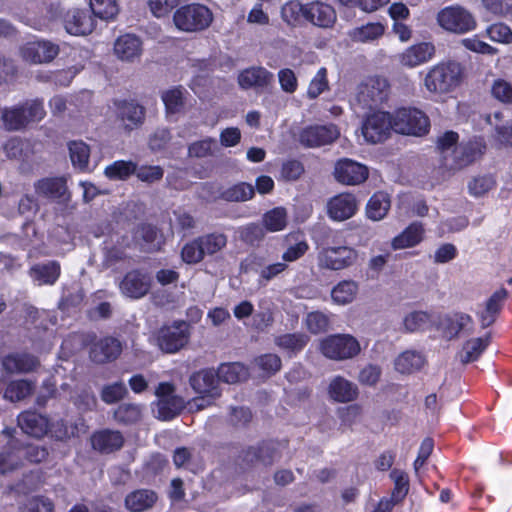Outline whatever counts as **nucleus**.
Masks as SVG:
<instances>
[{
  "mask_svg": "<svg viewBox=\"0 0 512 512\" xmlns=\"http://www.w3.org/2000/svg\"><path fill=\"white\" fill-rule=\"evenodd\" d=\"M248 377V370L239 362L223 363L217 370V378L219 381L235 384Z\"/></svg>",
  "mask_w": 512,
  "mask_h": 512,
  "instance_id": "4c0bfd02",
  "label": "nucleus"
},
{
  "mask_svg": "<svg viewBox=\"0 0 512 512\" xmlns=\"http://www.w3.org/2000/svg\"><path fill=\"white\" fill-rule=\"evenodd\" d=\"M141 39L135 34L127 33L119 36L114 43V53L123 62H135L142 55Z\"/></svg>",
  "mask_w": 512,
  "mask_h": 512,
  "instance_id": "4be33fe9",
  "label": "nucleus"
},
{
  "mask_svg": "<svg viewBox=\"0 0 512 512\" xmlns=\"http://www.w3.org/2000/svg\"><path fill=\"white\" fill-rule=\"evenodd\" d=\"M319 350L328 359L344 361L356 357L361 346L351 334H334L320 340Z\"/></svg>",
  "mask_w": 512,
  "mask_h": 512,
  "instance_id": "f03ea898",
  "label": "nucleus"
},
{
  "mask_svg": "<svg viewBox=\"0 0 512 512\" xmlns=\"http://www.w3.org/2000/svg\"><path fill=\"white\" fill-rule=\"evenodd\" d=\"M34 189L38 196L67 203L71 199L66 179L64 177H45L34 183Z\"/></svg>",
  "mask_w": 512,
  "mask_h": 512,
  "instance_id": "2eb2a0df",
  "label": "nucleus"
},
{
  "mask_svg": "<svg viewBox=\"0 0 512 512\" xmlns=\"http://www.w3.org/2000/svg\"><path fill=\"white\" fill-rule=\"evenodd\" d=\"M358 210L356 197L351 193H341L327 203L328 216L335 221H344L355 215Z\"/></svg>",
  "mask_w": 512,
  "mask_h": 512,
  "instance_id": "6ab92c4d",
  "label": "nucleus"
},
{
  "mask_svg": "<svg viewBox=\"0 0 512 512\" xmlns=\"http://www.w3.org/2000/svg\"><path fill=\"white\" fill-rule=\"evenodd\" d=\"M485 146L481 141H471L467 144L456 146L451 153V161H447L446 165L451 169H461L478 159Z\"/></svg>",
  "mask_w": 512,
  "mask_h": 512,
  "instance_id": "412c9836",
  "label": "nucleus"
},
{
  "mask_svg": "<svg viewBox=\"0 0 512 512\" xmlns=\"http://www.w3.org/2000/svg\"><path fill=\"white\" fill-rule=\"evenodd\" d=\"M126 394L127 388L125 384L123 382H115L103 387L101 399L107 404H113L123 399Z\"/></svg>",
  "mask_w": 512,
  "mask_h": 512,
  "instance_id": "69168bd1",
  "label": "nucleus"
},
{
  "mask_svg": "<svg viewBox=\"0 0 512 512\" xmlns=\"http://www.w3.org/2000/svg\"><path fill=\"white\" fill-rule=\"evenodd\" d=\"M490 343V334L480 338H473L468 340L462 350L459 352L458 357L461 363L467 364L479 358Z\"/></svg>",
  "mask_w": 512,
  "mask_h": 512,
  "instance_id": "e433bc0d",
  "label": "nucleus"
},
{
  "mask_svg": "<svg viewBox=\"0 0 512 512\" xmlns=\"http://www.w3.org/2000/svg\"><path fill=\"white\" fill-rule=\"evenodd\" d=\"M285 241L287 248L282 254L284 263L297 261L308 251L309 246L307 242L298 233L287 235Z\"/></svg>",
  "mask_w": 512,
  "mask_h": 512,
  "instance_id": "58836bf2",
  "label": "nucleus"
},
{
  "mask_svg": "<svg viewBox=\"0 0 512 512\" xmlns=\"http://www.w3.org/2000/svg\"><path fill=\"white\" fill-rule=\"evenodd\" d=\"M216 147V140L208 137L195 141L188 147V155L193 158H204L213 155Z\"/></svg>",
  "mask_w": 512,
  "mask_h": 512,
  "instance_id": "bf43d9fd",
  "label": "nucleus"
},
{
  "mask_svg": "<svg viewBox=\"0 0 512 512\" xmlns=\"http://www.w3.org/2000/svg\"><path fill=\"white\" fill-rule=\"evenodd\" d=\"M204 256L205 254L198 238L186 243L181 251L183 261L188 264L199 263L203 260Z\"/></svg>",
  "mask_w": 512,
  "mask_h": 512,
  "instance_id": "052dcab7",
  "label": "nucleus"
},
{
  "mask_svg": "<svg viewBox=\"0 0 512 512\" xmlns=\"http://www.w3.org/2000/svg\"><path fill=\"white\" fill-rule=\"evenodd\" d=\"M114 418L121 423H135L141 418V407L137 404L124 403L114 412Z\"/></svg>",
  "mask_w": 512,
  "mask_h": 512,
  "instance_id": "6e6d98bb",
  "label": "nucleus"
},
{
  "mask_svg": "<svg viewBox=\"0 0 512 512\" xmlns=\"http://www.w3.org/2000/svg\"><path fill=\"white\" fill-rule=\"evenodd\" d=\"M68 149L74 168H77L81 171L88 169L90 158L89 146L81 140L71 141L68 144Z\"/></svg>",
  "mask_w": 512,
  "mask_h": 512,
  "instance_id": "79ce46f5",
  "label": "nucleus"
},
{
  "mask_svg": "<svg viewBox=\"0 0 512 512\" xmlns=\"http://www.w3.org/2000/svg\"><path fill=\"white\" fill-rule=\"evenodd\" d=\"M211 11L201 4H187L178 8L173 15L176 28L183 32H198L206 29L212 22Z\"/></svg>",
  "mask_w": 512,
  "mask_h": 512,
  "instance_id": "7ed1b4c3",
  "label": "nucleus"
},
{
  "mask_svg": "<svg viewBox=\"0 0 512 512\" xmlns=\"http://www.w3.org/2000/svg\"><path fill=\"white\" fill-rule=\"evenodd\" d=\"M305 324L311 333L319 334L328 330L330 319L327 314L314 311L307 314Z\"/></svg>",
  "mask_w": 512,
  "mask_h": 512,
  "instance_id": "13d9d810",
  "label": "nucleus"
},
{
  "mask_svg": "<svg viewBox=\"0 0 512 512\" xmlns=\"http://www.w3.org/2000/svg\"><path fill=\"white\" fill-rule=\"evenodd\" d=\"M255 194L254 187L246 182L233 185L221 194V197L230 202H244L250 200Z\"/></svg>",
  "mask_w": 512,
  "mask_h": 512,
  "instance_id": "de8ad7c7",
  "label": "nucleus"
},
{
  "mask_svg": "<svg viewBox=\"0 0 512 512\" xmlns=\"http://www.w3.org/2000/svg\"><path fill=\"white\" fill-rule=\"evenodd\" d=\"M430 322V315L423 311H414L405 316L403 325L407 332L423 329Z\"/></svg>",
  "mask_w": 512,
  "mask_h": 512,
  "instance_id": "680f3d73",
  "label": "nucleus"
},
{
  "mask_svg": "<svg viewBox=\"0 0 512 512\" xmlns=\"http://www.w3.org/2000/svg\"><path fill=\"white\" fill-rule=\"evenodd\" d=\"M434 46L430 43H420L407 48L399 55L400 63L408 68L416 67L431 59Z\"/></svg>",
  "mask_w": 512,
  "mask_h": 512,
  "instance_id": "7c9ffc66",
  "label": "nucleus"
},
{
  "mask_svg": "<svg viewBox=\"0 0 512 512\" xmlns=\"http://www.w3.org/2000/svg\"><path fill=\"white\" fill-rule=\"evenodd\" d=\"M507 297V290L505 288H500L486 301L484 308L478 312L481 326L483 328H486L495 322L496 317Z\"/></svg>",
  "mask_w": 512,
  "mask_h": 512,
  "instance_id": "c756f323",
  "label": "nucleus"
},
{
  "mask_svg": "<svg viewBox=\"0 0 512 512\" xmlns=\"http://www.w3.org/2000/svg\"><path fill=\"white\" fill-rule=\"evenodd\" d=\"M34 384L28 380L12 381L4 392V398L12 402L21 401L33 393Z\"/></svg>",
  "mask_w": 512,
  "mask_h": 512,
  "instance_id": "49530a36",
  "label": "nucleus"
},
{
  "mask_svg": "<svg viewBox=\"0 0 512 512\" xmlns=\"http://www.w3.org/2000/svg\"><path fill=\"white\" fill-rule=\"evenodd\" d=\"M358 292V284L353 280L338 283L331 291L332 300L338 305L351 303Z\"/></svg>",
  "mask_w": 512,
  "mask_h": 512,
  "instance_id": "37998d69",
  "label": "nucleus"
},
{
  "mask_svg": "<svg viewBox=\"0 0 512 512\" xmlns=\"http://www.w3.org/2000/svg\"><path fill=\"white\" fill-rule=\"evenodd\" d=\"M281 458V444L278 442H263L257 446L248 447L243 451L242 459L245 463L270 466Z\"/></svg>",
  "mask_w": 512,
  "mask_h": 512,
  "instance_id": "4468645a",
  "label": "nucleus"
},
{
  "mask_svg": "<svg viewBox=\"0 0 512 512\" xmlns=\"http://www.w3.org/2000/svg\"><path fill=\"white\" fill-rule=\"evenodd\" d=\"M152 277L148 272L133 269L127 272L119 283L120 292L130 299H141L148 294Z\"/></svg>",
  "mask_w": 512,
  "mask_h": 512,
  "instance_id": "9b49d317",
  "label": "nucleus"
},
{
  "mask_svg": "<svg viewBox=\"0 0 512 512\" xmlns=\"http://www.w3.org/2000/svg\"><path fill=\"white\" fill-rule=\"evenodd\" d=\"M487 34L492 41L499 43L512 42V30L504 23H495L487 28Z\"/></svg>",
  "mask_w": 512,
  "mask_h": 512,
  "instance_id": "774afa93",
  "label": "nucleus"
},
{
  "mask_svg": "<svg viewBox=\"0 0 512 512\" xmlns=\"http://www.w3.org/2000/svg\"><path fill=\"white\" fill-rule=\"evenodd\" d=\"M389 95V84L385 78L371 77L366 79L357 92V102L363 107L371 109L382 104Z\"/></svg>",
  "mask_w": 512,
  "mask_h": 512,
  "instance_id": "0eeeda50",
  "label": "nucleus"
},
{
  "mask_svg": "<svg viewBox=\"0 0 512 512\" xmlns=\"http://www.w3.org/2000/svg\"><path fill=\"white\" fill-rule=\"evenodd\" d=\"M116 116L126 132L139 128L145 119V109L134 101L116 102Z\"/></svg>",
  "mask_w": 512,
  "mask_h": 512,
  "instance_id": "f3484780",
  "label": "nucleus"
},
{
  "mask_svg": "<svg viewBox=\"0 0 512 512\" xmlns=\"http://www.w3.org/2000/svg\"><path fill=\"white\" fill-rule=\"evenodd\" d=\"M309 337L304 333H287L276 336L274 343L280 349L297 353L308 343Z\"/></svg>",
  "mask_w": 512,
  "mask_h": 512,
  "instance_id": "a19ab883",
  "label": "nucleus"
},
{
  "mask_svg": "<svg viewBox=\"0 0 512 512\" xmlns=\"http://www.w3.org/2000/svg\"><path fill=\"white\" fill-rule=\"evenodd\" d=\"M327 70L326 68H320L316 75L310 81L307 96L310 99L317 98L321 93L328 89Z\"/></svg>",
  "mask_w": 512,
  "mask_h": 512,
  "instance_id": "0e129e2a",
  "label": "nucleus"
},
{
  "mask_svg": "<svg viewBox=\"0 0 512 512\" xmlns=\"http://www.w3.org/2000/svg\"><path fill=\"white\" fill-rule=\"evenodd\" d=\"M25 116L20 105L5 107L1 110L3 127L7 131H20L26 128Z\"/></svg>",
  "mask_w": 512,
  "mask_h": 512,
  "instance_id": "ea45409f",
  "label": "nucleus"
},
{
  "mask_svg": "<svg viewBox=\"0 0 512 512\" xmlns=\"http://www.w3.org/2000/svg\"><path fill=\"white\" fill-rule=\"evenodd\" d=\"M217 372L212 369H204L190 376L189 382L196 393L207 394L211 398L220 396L218 391Z\"/></svg>",
  "mask_w": 512,
  "mask_h": 512,
  "instance_id": "393cba45",
  "label": "nucleus"
},
{
  "mask_svg": "<svg viewBox=\"0 0 512 512\" xmlns=\"http://www.w3.org/2000/svg\"><path fill=\"white\" fill-rule=\"evenodd\" d=\"M18 426L21 430L32 437H43L49 427L48 419L34 411H25L18 416Z\"/></svg>",
  "mask_w": 512,
  "mask_h": 512,
  "instance_id": "bb28decb",
  "label": "nucleus"
},
{
  "mask_svg": "<svg viewBox=\"0 0 512 512\" xmlns=\"http://www.w3.org/2000/svg\"><path fill=\"white\" fill-rule=\"evenodd\" d=\"M328 394L336 402L347 403L358 397V387L342 376H335L329 383Z\"/></svg>",
  "mask_w": 512,
  "mask_h": 512,
  "instance_id": "cd10ccee",
  "label": "nucleus"
},
{
  "mask_svg": "<svg viewBox=\"0 0 512 512\" xmlns=\"http://www.w3.org/2000/svg\"><path fill=\"white\" fill-rule=\"evenodd\" d=\"M59 45L45 39H35L20 47V56L31 64H47L59 54Z\"/></svg>",
  "mask_w": 512,
  "mask_h": 512,
  "instance_id": "1a4fd4ad",
  "label": "nucleus"
},
{
  "mask_svg": "<svg viewBox=\"0 0 512 512\" xmlns=\"http://www.w3.org/2000/svg\"><path fill=\"white\" fill-rule=\"evenodd\" d=\"M436 20L442 29L455 34H464L476 27L474 16L459 5H451L441 9L437 13Z\"/></svg>",
  "mask_w": 512,
  "mask_h": 512,
  "instance_id": "20e7f679",
  "label": "nucleus"
},
{
  "mask_svg": "<svg viewBox=\"0 0 512 512\" xmlns=\"http://www.w3.org/2000/svg\"><path fill=\"white\" fill-rule=\"evenodd\" d=\"M461 76L462 68L459 63L443 62L428 71L424 78V86L431 93H448L460 84Z\"/></svg>",
  "mask_w": 512,
  "mask_h": 512,
  "instance_id": "f257e3e1",
  "label": "nucleus"
},
{
  "mask_svg": "<svg viewBox=\"0 0 512 512\" xmlns=\"http://www.w3.org/2000/svg\"><path fill=\"white\" fill-rule=\"evenodd\" d=\"M158 496L153 490L138 489L125 497V508L130 512H144L151 509L157 502Z\"/></svg>",
  "mask_w": 512,
  "mask_h": 512,
  "instance_id": "2f4dec72",
  "label": "nucleus"
},
{
  "mask_svg": "<svg viewBox=\"0 0 512 512\" xmlns=\"http://www.w3.org/2000/svg\"><path fill=\"white\" fill-rule=\"evenodd\" d=\"M90 8L102 20H112L119 12L117 0H90Z\"/></svg>",
  "mask_w": 512,
  "mask_h": 512,
  "instance_id": "3c124183",
  "label": "nucleus"
},
{
  "mask_svg": "<svg viewBox=\"0 0 512 512\" xmlns=\"http://www.w3.org/2000/svg\"><path fill=\"white\" fill-rule=\"evenodd\" d=\"M425 364V358L420 352L407 350L395 359V369L402 374H411L420 370Z\"/></svg>",
  "mask_w": 512,
  "mask_h": 512,
  "instance_id": "f704fd0d",
  "label": "nucleus"
},
{
  "mask_svg": "<svg viewBox=\"0 0 512 512\" xmlns=\"http://www.w3.org/2000/svg\"><path fill=\"white\" fill-rule=\"evenodd\" d=\"M175 387L169 382L159 383L155 390L158 400L154 403L153 413L159 420L169 421L175 418L185 407L182 397L175 395Z\"/></svg>",
  "mask_w": 512,
  "mask_h": 512,
  "instance_id": "39448f33",
  "label": "nucleus"
},
{
  "mask_svg": "<svg viewBox=\"0 0 512 512\" xmlns=\"http://www.w3.org/2000/svg\"><path fill=\"white\" fill-rule=\"evenodd\" d=\"M189 338V325L185 321H179L159 330L157 344L163 352L175 353L188 343Z\"/></svg>",
  "mask_w": 512,
  "mask_h": 512,
  "instance_id": "6e6552de",
  "label": "nucleus"
},
{
  "mask_svg": "<svg viewBox=\"0 0 512 512\" xmlns=\"http://www.w3.org/2000/svg\"><path fill=\"white\" fill-rule=\"evenodd\" d=\"M122 352V343L114 337H104L96 341L90 350V358L97 364L116 360Z\"/></svg>",
  "mask_w": 512,
  "mask_h": 512,
  "instance_id": "5701e85b",
  "label": "nucleus"
},
{
  "mask_svg": "<svg viewBox=\"0 0 512 512\" xmlns=\"http://www.w3.org/2000/svg\"><path fill=\"white\" fill-rule=\"evenodd\" d=\"M19 105L20 108L23 109L24 116L26 118V127L32 122L42 120L46 114L43 102L38 99L27 100L26 102Z\"/></svg>",
  "mask_w": 512,
  "mask_h": 512,
  "instance_id": "5fc2aeb1",
  "label": "nucleus"
},
{
  "mask_svg": "<svg viewBox=\"0 0 512 512\" xmlns=\"http://www.w3.org/2000/svg\"><path fill=\"white\" fill-rule=\"evenodd\" d=\"M422 226L418 223H413L407 227L400 235L395 237L392 241L394 249H404L417 245L422 239Z\"/></svg>",
  "mask_w": 512,
  "mask_h": 512,
  "instance_id": "c03bdc74",
  "label": "nucleus"
},
{
  "mask_svg": "<svg viewBox=\"0 0 512 512\" xmlns=\"http://www.w3.org/2000/svg\"><path fill=\"white\" fill-rule=\"evenodd\" d=\"M262 223L269 232L281 231L287 225V212L282 207L273 208L263 215Z\"/></svg>",
  "mask_w": 512,
  "mask_h": 512,
  "instance_id": "a18cd8bd",
  "label": "nucleus"
},
{
  "mask_svg": "<svg viewBox=\"0 0 512 512\" xmlns=\"http://www.w3.org/2000/svg\"><path fill=\"white\" fill-rule=\"evenodd\" d=\"M491 94L501 103L512 104V83L504 79L495 80L491 86Z\"/></svg>",
  "mask_w": 512,
  "mask_h": 512,
  "instance_id": "e2e57ef3",
  "label": "nucleus"
},
{
  "mask_svg": "<svg viewBox=\"0 0 512 512\" xmlns=\"http://www.w3.org/2000/svg\"><path fill=\"white\" fill-rule=\"evenodd\" d=\"M91 442L95 450L108 454L119 450L123 446L124 438L119 431L105 429L95 432Z\"/></svg>",
  "mask_w": 512,
  "mask_h": 512,
  "instance_id": "c85d7f7f",
  "label": "nucleus"
},
{
  "mask_svg": "<svg viewBox=\"0 0 512 512\" xmlns=\"http://www.w3.org/2000/svg\"><path fill=\"white\" fill-rule=\"evenodd\" d=\"M383 33L384 26L381 23H368L353 29L349 35L354 41L368 42L379 38Z\"/></svg>",
  "mask_w": 512,
  "mask_h": 512,
  "instance_id": "8fccbe9b",
  "label": "nucleus"
},
{
  "mask_svg": "<svg viewBox=\"0 0 512 512\" xmlns=\"http://www.w3.org/2000/svg\"><path fill=\"white\" fill-rule=\"evenodd\" d=\"M3 151L8 159L22 162L29 161L33 154L31 142L20 137L8 139L3 145Z\"/></svg>",
  "mask_w": 512,
  "mask_h": 512,
  "instance_id": "72a5a7b5",
  "label": "nucleus"
},
{
  "mask_svg": "<svg viewBox=\"0 0 512 512\" xmlns=\"http://www.w3.org/2000/svg\"><path fill=\"white\" fill-rule=\"evenodd\" d=\"M393 130L392 116L387 112L369 115L362 125V134L367 142L379 143L386 140Z\"/></svg>",
  "mask_w": 512,
  "mask_h": 512,
  "instance_id": "f8f14e48",
  "label": "nucleus"
},
{
  "mask_svg": "<svg viewBox=\"0 0 512 512\" xmlns=\"http://www.w3.org/2000/svg\"><path fill=\"white\" fill-rule=\"evenodd\" d=\"M357 252L347 246L323 248L318 255L320 268L342 270L355 263Z\"/></svg>",
  "mask_w": 512,
  "mask_h": 512,
  "instance_id": "9d476101",
  "label": "nucleus"
},
{
  "mask_svg": "<svg viewBox=\"0 0 512 512\" xmlns=\"http://www.w3.org/2000/svg\"><path fill=\"white\" fill-rule=\"evenodd\" d=\"M369 175L368 168L351 159H341L335 164V179L346 185H359L363 183Z\"/></svg>",
  "mask_w": 512,
  "mask_h": 512,
  "instance_id": "dca6fc26",
  "label": "nucleus"
},
{
  "mask_svg": "<svg viewBox=\"0 0 512 512\" xmlns=\"http://www.w3.org/2000/svg\"><path fill=\"white\" fill-rule=\"evenodd\" d=\"M136 172V164L132 161L118 160L108 165L104 174L110 180H125Z\"/></svg>",
  "mask_w": 512,
  "mask_h": 512,
  "instance_id": "09e8293b",
  "label": "nucleus"
},
{
  "mask_svg": "<svg viewBox=\"0 0 512 512\" xmlns=\"http://www.w3.org/2000/svg\"><path fill=\"white\" fill-rule=\"evenodd\" d=\"M65 29L76 36L90 34L94 29V19L86 10H71L65 17Z\"/></svg>",
  "mask_w": 512,
  "mask_h": 512,
  "instance_id": "a878e982",
  "label": "nucleus"
},
{
  "mask_svg": "<svg viewBox=\"0 0 512 512\" xmlns=\"http://www.w3.org/2000/svg\"><path fill=\"white\" fill-rule=\"evenodd\" d=\"M273 80L274 75L261 66L246 68L240 71L237 77L239 86L244 90H263L271 85Z\"/></svg>",
  "mask_w": 512,
  "mask_h": 512,
  "instance_id": "aec40b11",
  "label": "nucleus"
},
{
  "mask_svg": "<svg viewBox=\"0 0 512 512\" xmlns=\"http://www.w3.org/2000/svg\"><path fill=\"white\" fill-rule=\"evenodd\" d=\"M162 99L169 113H179L184 107V92L179 88L165 92Z\"/></svg>",
  "mask_w": 512,
  "mask_h": 512,
  "instance_id": "338daca9",
  "label": "nucleus"
},
{
  "mask_svg": "<svg viewBox=\"0 0 512 512\" xmlns=\"http://www.w3.org/2000/svg\"><path fill=\"white\" fill-rule=\"evenodd\" d=\"M281 15L288 24L300 23L306 20V5L297 0L289 1L282 7Z\"/></svg>",
  "mask_w": 512,
  "mask_h": 512,
  "instance_id": "603ef678",
  "label": "nucleus"
},
{
  "mask_svg": "<svg viewBox=\"0 0 512 512\" xmlns=\"http://www.w3.org/2000/svg\"><path fill=\"white\" fill-rule=\"evenodd\" d=\"M1 366L7 373L22 374L36 371L40 366V361L27 352H12L2 356Z\"/></svg>",
  "mask_w": 512,
  "mask_h": 512,
  "instance_id": "a211bd4d",
  "label": "nucleus"
},
{
  "mask_svg": "<svg viewBox=\"0 0 512 512\" xmlns=\"http://www.w3.org/2000/svg\"><path fill=\"white\" fill-rule=\"evenodd\" d=\"M390 206L389 195L384 192H376L371 196L366 205V215L373 221L382 220L387 215Z\"/></svg>",
  "mask_w": 512,
  "mask_h": 512,
  "instance_id": "c9c22d12",
  "label": "nucleus"
},
{
  "mask_svg": "<svg viewBox=\"0 0 512 512\" xmlns=\"http://www.w3.org/2000/svg\"><path fill=\"white\" fill-rule=\"evenodd\" d=\"M340 133L333 124L312 125L305 127L299 133V142L308 148H316L333 143Z\"/></svg>",
  "mask_w": 512,
  "mask_h": 512,
  "instance_id": "ddd939ff",
  "label": "nucleus"
},
{
  "mask_svg": "<svg viewBox=\"0 0 512 512\" xmlns=\"http://www.w3.org/2000/svg\"><path fill=\"white\" fill-rule=\"evenodd\" d=\"M336 19L334 9L322 2L306 5V20L319 27H329Z\"/></svg>",
  "mask_w": 512,
  "mask_h": 512,
  "instance_id": "473e14b6",
  "label": "nucleus"
},
{
  "mask_svg": "<svg viewBox=\"0 0 512 512\" xmlns=\"http://www.w3.org/2000/svg\"><path fill=\"white\" fill-rule=\"evenodd\" d=\"M61 267L57 261L51 260L32 265L28 275L37 286L53 285L59 279Z\"/></svg>",
  "mask_w": 512,
  "mask_h": 512,
  "instance_id": "b1692460",
  "label": "nucleus"
},
{
  "mask_svg": "<svg viewBox=\"0 0 512 512\" xmlns=\"http://www.w3.org/2000/svg\"><path fill=\"white\" fill-rule=\"evenodd\" d=\"M392 480L394 481V490L392 492V500L398 503L401 501L408 493L409 481L407 474L398 469L392 470L390 474Z\"/></svg>",
  "mask_w": 512,
  "mask_h": 512,
  "instance_id": "4d7b16f0",
  "label": "nucleus"
},
{
  "mask_svg": "<svg viewBox=\"0 0 512 512\" xmlns=\"http://www.w3.org/2000/svg\"><path fill=\"white\" fill-rule=\"evenodd\" d=\"M205 255H213L223 249L227 244V238L222 233H211L198 237Z\"/></svg>",
  "mask_w": 512,
  "mask_h": 512,
  "instance_id": "864d4df0",
  "label": "nucleus"
},
{
  "mask_svg": "<svg viewBox=\"0 0 512 512\" xmlns=\"http://www.w3.org/2000/svg\"><path fill=\"white\" fill-rule=\"evenodd\" d=\"M392 120L393 130L400 134L422 136L430 126L428 117L415 108L399 109Z\"/></svg>",
  "mask_w": 512,
  "mask_h": 512,
  "instance_id": "423d86ee",
  "label": "nucleus"
}]
</instances>
